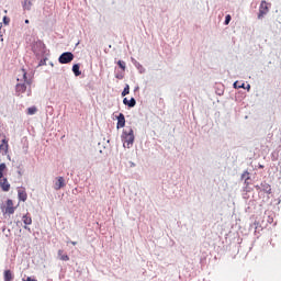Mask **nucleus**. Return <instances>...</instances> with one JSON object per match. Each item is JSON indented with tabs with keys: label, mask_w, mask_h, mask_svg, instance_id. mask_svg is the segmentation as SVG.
Returning a JSON list of instances; mask_svg holds the SVG:
<instances>
[{
	"label": "nucleus",
	"mask_w": 281,
	"mask_h": 281,
	"mask_svg": "<svg viewBox=\"0 0 281 281\" xmlns=\"http://www.w3.org/2000/svg\"><path fill=\"white\" fill-rule=\"evenodd\" d=\"M228 23H232V15L231 14H227L225 16L224 25H227Z\"/></svg>",
	"instance_id": "c85d7f7f"
},
{
	"label": "nucleus",
	"mask_w": 281,
	"mask_h": 281,
	"mask_svg": "<svg viewBox=\"0 0 281 281\" xmlns=\"http://www.w3.org/2000/svg\"><path fill=\"white\" fill-rule=\"evenodd\" d=\"M45 65H47V57H44V58H42V59L40 60L38 67H43V66H45Z\"/></svg>",
	"instance_id": "cd10ccee"
},
{
	"label": "nucleus",
	"mask_w": 281,
	"mask_h": 281,
	"mask_svg": "<svg viewBox=\"0 0 281 281\" xmlns=\"http://www.w3.org/2000/svg\"><path fill=\"white\" fill-rule=\"evenodd\" d=\"M251 227L255 228V236H257L258 234H260V232H262V226L258 222H255Z\"/></svg>",
	"instance_id": "a211bd4d"
},
{
	"label": "nucleus",
	"mask_w": 281,
	"mask_h": 281,
	"mask_svg": "<svg viewBox=\"0 0 281 281\" xmlns=\"http://www.w3.org/2000/svg\"><path fill=\"white\" fill-rule=\"evenodd\" d=\"M121 142L124 148H132L135 144V132L131 127L123 130Z\"/></svg>",
	"instance_id": "f03ea898"
},
{
	"label": "nucleus",
	"mask_w": 281,
	"mask_h": 281,
	"mask_svg": "<svg viewBox=\"0 0 281 281\" xmlns=\"http://www.w3.org/2000/svg\"><path fill=\"white\" fill-rule=\"evenodd\" d=\"M244 89H247V91H249L251 89V85H247Z\"/></svg>",
	"instance_id": "473e14b6"
},
{
	"label": "nucleus",
	"mask_w": 281,
	"mask_h": 281,
	"mask_svg": "<svg viewBox=\"0 0 281 281\" xmlns=\"http://www.w3.org/2000/svg\"><path fill=\"white\" fill-rule=\"evenodd\" d=\"M116 120V128H124L126 126V117L124 116V113H119Z\"/></svg>",
	"instance_id": "1a4fd4ad"
},
{
	"label": "nucleus",
	"mask_w": 281,
	"mask_h": 281,
	"mask_svg": "<svg viewBox=\"0 0 281 281\" xmlns=\"http://www.w3.org/2000/svg\"><path fill=\"white\" fill-rule=\"evenodd\" d=\"M22 222L24 223V229L32 232V229L27 226L32 225V215H30V213H26L22 216Z\"/></svg>",
	"instance_id": "6e6552de"
},
{
	"label": "nucleus",
	"mask_w": 281,
	"mask_h": 281,
	"mask_svg": "<svg viewBox=\"0 0 281 281\" xmlns=\"http://www.w3.org/2000/svg\"><path fill=\"white\" fill-rule=\"evenodd\" d=\"M247 207L245 209L246 212H249V210H251V207H254V205H256V201L255 200H249L248 202H246Z\"/></svg>",
	"instance_id": "5701e85b"
},
{
	"label": "nucleus",
	"mask_w": 281,
	"mask_h": 281,
	"mask_svg": "<svg viewBox=\"0 0 281 281\" xmlns=\"http://www.w3.org/2000/svg\"><path fill=\"white\" fill-rule=\"evenodd\" d=\"M36 111H38V109H36V106H31L27 109V115H36Z\"/></svg>",
	"instance_id": "b1692460"
},
{
	"label": "nucleus",
	"mask_w": 281,
	"mask_h": 281,
	"mask_svg": "<svg viewBox=\"0 0 281 281\" xmlns=\"http://www.w3.org/2000/svg\"><path fill=\"white\" fill-rule=\"evenodd\" d=\"M137 89H139V87H136V88H135V91H137Z\"/></svg>",
	"instance_id": "ea45409f"
},
{
	"label": "nucleus",
	"mask_w": 281,
	"mask_h": 281,
	"mask_svg": "<svg viewBox=\"0 0 281 281\" xmlns=\"http://www.w3.org/2000/svg\"><path fill=\"white\" fill-rule=\"evenodd\" d=\"M117 65H119L120 69H122V71H126V61L119 60Z\"/></svg>",
	"instance_id": "393cba45"
},
{
	"label": "nucleus",
	"mask_w": 281,
	"mask_h": 281,
	"mask_svg": "<svg viewBox=\"0 0 281 281\" xmlns=\"http://www.w3.org/2000/svg\"><path fill=\"white\" fill-rule=\"evenodd\" d=\"M18 199H19V201H23V203H25V201H27V192L25 191V189H20L18 191Z\"/></svg>",
	"instance_id": "2eb2a0df"
},
{
	"label": "nucleus",
	"mask_w": 281,
	"mask_h": 281,
	"mask_svg": "<svg viewBox=\"0 0 281 281\" xmlns=\"http://www.w3.org/2000/svg\"><path fill=\"white\" fill-rule=\"evenodd\" d=\"M5 162L0 164V188L2 192H10V182H8V178L3 176V172L5 171Z\"/></svg>",
	"instance_id": "7ed1b4c3"
},
{
	"label": "nucleus",
	"mask_w": 281,
	"mask_h": 281,
	"mask_svg": "<svg viewBox=\"0 0 281 281\" xmlns=\"http://www.w3.org/2000/svg\"><path fill=\"white\" fill-rule=\"evenodd\" d=\"M128 93H131V86L125 85L121 95H122V98H125V95H128Z\"/></svg>",
	"instance_id": "aec40b11"
},
{
	"label": "nucleus",
	"mask_w": 281,
	"mask_h": 281,
	"mask_svg": "<svg viewBox=\"0 0 281 281\" xmlns=\"http://www.w3.org/2000/svg\"><path fill=\"white\" fill-rule=\"evenodd\" d=\"M32 50L35 56H45L47 54V47L45 46V43H43V41L41 40L35 42V44L32 46Z\"/></svg>",
	"instance_id": "20e7f679"
},
{
	"label": "nucleus",
	"mask_w": 281,
	"mask_h": 281,
	"mask_svg": "<svg viewBox=\"0 0 281 281\" xmlns=\"http://www.w3.org/2000/svg\"><path fill=\"white\" fill-rule=\"evenodd\" d=\"M2 21L4 25H10V18H8V15H4Z\"/></svg>",
	"instance_id": "7c9ffc66"
},
{
	"label": "nucleus",
	"mask_w": 281,
	"mask_h": 281,
	"mask_svg": "<svg viewBox=\"0 0 281 281\" xmlns=\"http://www.w3.org/2000/svg\"><path fill=\"white\" fill-rule=\"evenodd\" d=\"M14 280V274H12V270L4 271V281H12Z\"/></svg>",
	"instance_id": "f3484780"
},
{
	"label": "nucleus",
	"mask_w": 281,
	"mask_h": 281,
	"mask_svg": "<svg viewBox=\"0 0 281 281\" xmlns=\"http://www.w3.org/2000/svg\"><path fill=\"white\" fill-rule=\"evenodd\" d=\"M247 192H249V187L246 186L244 188V193H243V199H245V201L249 200V194Z\"/></svg>",
	"instance_id": "bb28decb"
},
{
	"label": "nucleus",
	"mask_w": 281,
	"mask_h": 281,
	"mask_svg": "<svg viewBox=\"0 0 281 281\" xmlns=\"http://www.w3.org/2000/svg\"><path fill=\"white\" fill-rule=\"evenodd\" d=\"M24 23L27 25L30 23V20H25Z\"/></svg>",
	"instance_id": "e433bc0d"
},
{
	"label": "nucleus",
	"mask_w": 281,
	"mask_h": 281,
	"mask_svg": "<svg viewBox=\"0 0 281 281\" xmlns=\"http://www.w3.org/2000/svg\"><path fill=\"white\" fill-rule=\"evenodd\" d=\"M21 76L22 78L18 77V83L15 86V92L19 93H25V91H27V95H32V89L30 87H32V79L27 78V72L25 71V69L21 70ZM29 87V90H27Z\"/></svg>",
	"instance_id": "f257e3e1"
},
{
	"label": "nucleus",
	"mask_w": 281,
	"mask_h": 281,
	"mask_svg": "<svg viewBox=\"0 0 281 281\" xmlns=\"http://www.w3.org/2000/svg\"><path fill=\"white\" fill-rule=\"evenodd\" d=\"M19 175H21V171H19Z\"/></svg>",
	"instance_id": "79ce46f5"
},
{
	"label": "nucleus",
	"mask_w": 281,
	"mask_h": 281,
	"mask_svg": "<svg viewBox=\"0 0 281 281\" xmlns=\"http://www.w3.org/2000/svg\"><path fill=\"white\" fill-rule=\"evenodd\" d=\"M74 60V53L65 52L58 57V63L60 65H69Z\"/></svg>",
	"instance_id": "423d86ee"
},
{
	"label": "nucleus",
	"mask_w": 281,
	"mask_h": 281,
	"mask_svg": "<svg viewBox=\"0 0 281 281\" xmlns=\"http://www.w3.org/2000/svg\"><path fill=\"white\" fill-rule=\"evenodd\" d=\"M8 139L4 137L1 139V144H0V153H2V155H8Z\"/></svg>",
	"instance_id": "9b49d317"
},
{
	"label": "nucleus",
	"mask_w": 281,
	"mask_h": 281,
	"mask_svg": "<svg viewBox=\"0 0 281 281\" xmlns=\"http://www.w3.org/2000/svg\"><path fill=\"white\" fill-rule=\"evenodd\" d=\"M269 8H271V4L267 3V1L262 0L259 5V13L257 15V19L262 20L267 14H269Z\"/></svg>",
	"instance_id": "39448f33"
},
{
	"label": "nucleus",
	"mask_w": 281,
	"mask_h": 281,
	"mask_svg": "<svg viewBox=\"0 0 281 281\" xmlns=\"http://www.w3.org/2000/svg\"><path fill=\"white\" fill-rule=\"evenodd\" d=\"M268 223H273V217H269Z\"/></svg>",
	"instance_id": "f704fd0d"
},
{
	"label": "nucleus",
	"mask_w": 281,
	"mask_h": 281,
	"mask_svg": "<svg viewBox=\"0 0 281 281\" xmlns=\"http://www.w3.org/2000/svg\"><path fill=\"white\" fill-rule=\"evenodd\" d=\"M14 202L12 200H7V209H5V212L7 214H14Z\"/></svg>",
	"instance_id": "4468645a"
},
{
	"label": "nucleus",
	"mask_w": 281,
	"mask_h": 281,
	"mask_svg": "<svg viewBox=\"0 0 281 281\" xmlns=\"http://www.w3.org/2000/svg\"><path fill=\"white\" fill-rule=\"evenodd\" d=\"M123 104L125 106H128V109H134V106L137 104V100H135V98L133 97L130 100L127 98H124Z\"/></svg>",
	"instance_id": "9d476101"
},
{
	"label": "nucleus",
	"mask_w": 281,
	"mask_h": 281,
	"mask_svg": "<svg viewBox=\"0 0 281 281\" xmlns=\"http://www.w3.org/2000/svg\"><path fill=\"white\" fill-rule=\"evenodd\" d=\"M72 72L76 77L82 76V71H80V64L72 65Z\"/></svg>",
	"instance_id": "dca6fc26"
},
{
	"label": "nucleus",
	"mask_w": 281,
	"mask_h": 281,
	"mask_svg": "<svg viewBox=\"0 0 281 281\" xmlns=\"http://www.w3.org/2000/svg\"><path fill=\"white\" fill-rule=\"evenodd\" d=\"M0 41L1 43H3V35H0Z\"/></svg>",
	"instance_id": "c9c22d12"
},
{
	"label": "nucleus",
	"mask_w": 281,
	"mask_h": 281,
	"mask_svg": "<svg viewBox=\"0 0 281 281\" xmlns=\"http://www.w3.org/2000/svg\"><path fill=\"white\" fill-rule=\"evenodd\" d=\"M71 245H78V243H76V241H71Z\"/></svg>",
	"instance_id": "4c0bfd02"
},
{
	"label": "nucleus",
	"mask_w": 281,
	"mask_h": 281,
	"mask_svg": "<svg viewBox=\"0 0 281 281\" xmlns=\"http://www.w3.org/2000/svg\"><path fill=\"white\" fill-rule=\"evenodd\" d=\"M233 87H234V89H245V83H244V82L240 83V82H238V81H235V82L233 83Z\"/></svg>",
	"instance_id": "a878e982"
},
{
	"label": "nucleus",
	"mask_w": 281,
	"mask_h": 281,
	"mask_svg": "<svg viewBox=\"0 0 281 281\" xmlns=\"http://www.w3.org/2000/svg\"><path fill=\"white\" fill-rule=\"evenodd\" d=\"M271 159L272 161H278V159H280V149H274L271 153Z\"/></svg>",
	"instance_id": "6ab92c4d"
},
{
	"label": "nucleus",
	"mask_w": 281,
	"mask_h": 281,
	"mask_svg": "<svg viewBox=\"0 0 281 281\" xmlns=\"http://www.w3.org/2000/svg\"><path fill=\"white\" fill-rule=\"evenodd\" d=\"M256 190L259 192H265L266 194H271V184L267 182H261L260 184L255 186Z\"/></svg>",
	"instance_id": "0eeeda50"
},
{
	"label": "nucleus",
	"mask_w": 281,
	"mask_h": 281,
	"mask_svg": "<svg viewBox=\"0 0 281 281\" xmlns=\"http://www.w3.org/2000/svg\"><path fill=\"white\" fill-rule=\"evenodd\" d=\"M133 65L136 67V69H138L139 74H146V68L144 66H142V64H139V61H137L135 58H131Z\"/></svg>",
	"instance_id": "ddd939ff"
},
{
	"label": "nucleus",
	"mask_w": 281,
	"mask_h": 281,
	"mask_svg": "<svg viewBox=\"0 0 281 281\" xmlns=\"http://www.w3.org/2000/svg\"><path fill=\"white\" fill-rule=\"evenodd\" d=\"M115 78H117V80H122L124 78V75L122 74H116L115 75Z\"/></svg>",
	"instance_id": "2f4dec72"
},
{
	"label": "nucleus",
	"mask_w": 281,
	"mask_h": 281,
	"mask_svg": "<svg viewBox=\"0 0 281 281\" xmlns=\"http://www.w3.org/2000/svg\"><path fill=\"white\" fill-rule=\"evenodd\" d=\"M59 260H63L64 262H69V255H63L59 257Z\"/></svg>",
	"instance_id": "c756f323"
},
{
	"label": "nucleus",
	"mask_w": 281,
	"mask_h": 281,
	"mask_svg": "<svg viewBox=\"0 0 281 281\" xmlns=\"http://www.w3.org/2000/svg\"><path fill=\"white\" fill-rule=\"evenodd\" d=\"M65 186H66L65 178L58 177L57 181L54 184V190H60V189L65 188Z\"/></svg>",
	"instance_id": "f8f14e48"
},
{
	"label": "nucleus",
	"mask_w": 281,
	"mask_h": 281,
	"mask_svg": "<svg viewBox=\"0 0 281 281\" xmlns=\"http://www.w3.org/2000/svg\"><path fill=\"white\" fill-rule=\"evenodd\" d=\"M23 10H32V2L30 0H24L23 2Z\"/></svg>",
	"instance_id": "412c9836"
},
{
	"label": "nucleus",
	"mask_w": 281,
	"mask_h": 281,
	"mask_svg": "<svg viewBox=\"0 0 281 281\" xmlns=\"http://www.w3.org/2000/svg\"><path fill=\"white\" fill-rule=\"evenodd\" d=\"M259 168H261V169H262V168H265V166H262V165H259Z\"/></svg>",
	"instance_id": "58836bf2"
},
{
	"label": "nucleus",
	"mask_w": 281,
	"mask_h": 281,
	"mask_svg": "<svg viewBox=\"0 0 281 281\" xmlns=\"http://www.w3.org/2000/svg\"><path fill=\"white\" fill-rule=\"evenodd\" d=\"M241 179L245 181V184H246V186H249V171H245V172L241 175Z\"/></svg>",
	"instance_id": "4be33fe9"
},
{
	"label": "nucleus",
	"mask_w": 281,
	"mask_h": 281,
	"mask_svg": "<svg viewBox=\"0 0 281 281\" xmlns=\"http://www.w3.org/2000/svg\"><path fill=\"white\" fill-rule=\"evenodd\" d=\"M60 256H63V250H58V258H60Z\"/></svg>",
	"instance_id": "72a5a7b5"
},
{
	"label": "nucleus",
	"mask_w": 281,
	"mask_h": 281,
	"mask_svg": "<svg viewBox=\"0 0 281 281\" xmlns=\"http://www.w3.org/2000/svg\"><path fill=\"white\" fill-rule=\"evenodd\" d=\"M76 45H80V42H78Z\"/></svg>",
	"instance_id": "a19ab883"
}]
</instances>
